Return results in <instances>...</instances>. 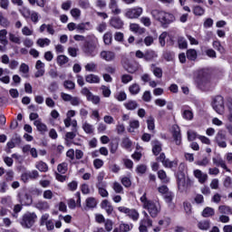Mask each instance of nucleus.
<instances>
[{
    "instance_id": "1",
    "label": "nucleus",
    "mask_w": 232,
    "mask_h": 232,
    "mask_svg": "<svg viewBox=\"0 0 232 232\" xmlns=\"http://www.w3.org/2000/svg\"><path fill=\"white\" fill-rule=\"evenodd\" d=\"M150 15L155 21H158V23L160 24L162 28H168L171 23H175V15L166 11L154 9L150 12Z\"/></svg>"
},
{
    "instance_id": "2",
    "label": "nucleus",
    "mask_w": 232,
    "mask_h": 232,
    "mask_svg": "<svg viewBox=\"0 0 232 232\" xmlns=\"http://www.w3.org/2000/svg\"><path fill=\"white\" fill-rule=\"evenodd\" d=\"M140 200L142 204L143 209H147L152 218H157L160 213V204L159 202L148 199L146 193L140 197Z\"/></svg>"
},
{
    "instance_id": "3",
    "label": "nucleus",
    "mask_w": 232,
    "mask_h": 232,
    "mask_svg": "<svg viewBox=\"0 0 232 232\" xmlns=\"http://www.w3.org/2000/svg\"><path fill=\"white\" fill-rule=\"evenodd\" d=\"M178 189L180 193H185L191 188V179L186 177L184 173H179L177 179Z\"/></svg>"
},
{
    "instance_id": "4",
    "label": "nucleus",
    "mask_w": 232,
    "mask_h": 232,
    "mask_svg": "<svg viewBox=\"0 0 232 232\" xmlns=\"http://www.w3.org/2000/svg\"><path fill=\"white\" fill-rule=\"evenodd\" d=\"M35 220H37V214L35 212H26L22 218L21 226L30 229L35 224Z\"/></svg>"
},
{
    "instance_id": "5",
    "label": "nucleus",
    "mask_w": 232,
    "mask_h": 232,
    "mask_svg": "<svg viewBox=\"0 0 232 232\" xmlns=\"http://www.w3.org/2000/svg\"><path fill=\"white\" fill-rule=\"evenodd\" d=\"M144 9L142 7H130L126 9L124 15L127 19H139L142 15Z\"/></svg>"
},
{
    "instance_id": "6",
    "label": "nucleus",
    "mask_w": 232,
    "mask_h": 232,
    "mask_svg": "<svg viewBox=\"0 0 232 232\" xmlns=\"http://www.w3.org/2000/svg\"><path fill=\"white\" fill-rule=\"evenodd\" d=\"M82 95H84L86 97L87 101L89 102H92V104H100L101 103V97L98 95H94L92 92H90V89L88 87H83L81 90Z\"/></svg>"
},
{
    "instance_id": "7",
    "label": "nucleus",
    "mask_w": 232,
    "mask_h": 232,
    "mask_svg": "<svg viewBox=\"0 0 232 232\" xmlns=\"http://www.w3.org/2000/svg\"><path fill=\"white\" fill-rule=\"evenodd\" d=\"M196 82L202 88V86H207L209 84V78H208V72L205 70H200L196 74Z\"/></svg>"
},
{
    "instance_id": "8",
    "label": "nucleus",
    "mask_w": 232,
    "mask_h": 232,
    "mask_svg": "<svg viewBox=\"0 0 232 232\" xmlns=\"http://www.w3.org/2000/svg\"><path fill=\"white\" fill-rule=\"evenodd\" d=\"M118 211H120V213H124L127 217H129L130 218H131V220H134L135 222L139 220L140 215L136 209H130L126 207H119Z\"/></svg>"
},
{
    "instance_id": "9",
    "label": "nucleus",
    "mask_w": 232,
    "mask_h": 232,
    "mask_svg": "<svg viewBox=\"0 0 232 232\" xmlns=\"http://www.w3.org/2000/svg\"><path fill=\"white\" fill-rule=\"evenodd\" d=\"M213 109L215 110V111H217L219 115H223L224 114V97L222 96H217L214 99L213 102Z\"/></svg>"
},
{
    "instance_id": "10",
    "label": "nucleus",
    "mask_w": 232,
    "mask_h": 232,
    "mask_svg": "<svg viewBox=\"0 0 232 232\" xmlns=\"http://www.w3.org/2000/svg\"><path fill=\"white\" fill-rule=\"evenodd\" d=\"M60 96L64 102H70L72 106H79L81 104V99L77 96H72V94L66 92H61Z\"/></svg>"
},
{
    "instance_id": "11",
    "label": "nucleus",
    "mask_w": 232,
    "mask_h": 232,
    "mask_svg": "<svg viewBox=\"0 0 232 232\" xmlns=\"http://www.w3.org/2000/svg\"><path fill=\"white\" fill-rule=\"evenodd\" d=\"M143 214L145 217L140 221L139 229L148 231V227H151L153 226V220L150 218V215H148L146 211H143Z\"/></svg>"
},
{
    "instance_id": "12",
    "label": "nucleus",
    "mask_w": 232,
    "mask_h": 232,
    "mask_svg": "<svg viewBox=\"0 0 232 232\" xmlns=\"http://www.w3.org/2000/svg\"><path fill=\"white\" fill-rule=\"evenodd\" d=\"M82 50L88 57H95V55H97V46L90 42L84 44Z\"/></svg>"
},
{
    "instance_id": "13",
    "label": "nucleus",
    "mask_w": 232,
    "mask_h": 232,
    "mask_svg": "<svg viewBox=\"0 0 232 232\" xmlns=\"http://www.w3.org/2000/svg\"><path fill=\"white\" fill-rule=\"evenodd\" d=\"M172 137L177 146L182 144V134H180V127L179 125L172 126Z\"/></svg>"
},
{
    "instance_id": "14",
    "label": "nucleus",
    "mask_w": 232,
    "mask_h": 232,
    "mask_svg": "<svg viewBox=\"0 0 232 232\" xmlns=\"http://www.w3.org/2000/svg\"><path fill=\"white\" fill-rule=\"evenodd\" d=\"M100 57L102 59V61L111 63V61H115L116 54L112 51H102L100 53Z\"/></svg>"
},
{
    "instance_id": "15",
    "label": "nucleus",
    "mask_w": 232,
    "mask_h": 232,
    "mask_svg": "<svg viewBox=\"0 0 232 232\" xmlns=\"http://www.w3.org/2000/svg\"><path fill=\"white\" fill-rule=\"evenodd\" d=\"M193 175H194L195 179H198L199 184H206V182H208V177L206 173L202 172V170L195 169L193 171Z\"/></svg>"
},
{
    "instance_id": "16",
    "label": "nucleus",
    "mask_w": 232,
    "mask_h": 232,
    "mask_svg": "<svg viewBox=\"0 0 232 232\" xmlns=\"http://www.w3.org/2000/svg\"><path fill=\"white\" fill-rule=\"evenodd\" d=\"M44 63H43L41 60H37L36 63H35V70H37L34 73V77L39 78V77H43V75H44L45 73V70H44Z\"/></svg>"
},
{
    "instance_id": "17",
    "label": "nucleus",
    "mask_w": 232,
    "mask_h": 232,
    "mask_svg": "<svg viewBox=\"0 0 232 232\" xmlns=\"http://www.w3.org/2000/svg\"><path fill=\"white\" fill-rule=\"evenodd\" d=\"M79 130H72V131L66 132L64 141L65 144L70 147L72 146V140L77 137Z\"/></svg>"
},
{
    "instance_id": "18",
    "label": "nucleus",
    "mask_w": 232,
    "mask_h": 232,
    "mask_svg": "<svg viewBox=\"0 0 232 232\" xmlns=\"http://www.w3.org/2000/svg\"><path fill=\"white\" fill-rule=\"evenodd\" d=\"M108 6L113 15H119V14L122 12V10L119 8V4L117 3V0H110Z\"/></svg>"
},
{
    "instance_id": "19",
    "label": "nucleus",
    "mask_w": 232,
    "mask_h": 232,
    "mask_svg": "<svg viewBox=\"0 0 232 232\" xmlns=\"http://www.w3.org/2000/svg\"><path fill=\"white\" fill-rule=\"evenodd\" d=\"M110 25L116 30H121L124 26V22L121 18L115 16L110 20Z\"/></svg>"
},
{
    "instance_id": "20",
    "label": "nucleus",
    "mask_w": 232,
    "mask_h": 232,
    "mask_svg": "<svg viewBox=\"0 0 232 232\" xmlns=\"http://www.w3.org/2000/svg\"><path fill=\"white\" fill-rule=\"evenodd\" d=\"M212 161L215 166L222 168L223 169H226L228 173H231V169L227 168V165L226 164V160H224L222 158H213Z\"/></svg>"
},
{
    "instance_id": "21",
    "label": "nucleus",
    "mask_w": 232,
    "mask_h": 232,
    "mask_svg": "<svg viewBox=\"0 0 232 232\" xmlns=\"http://www.w3.org/2000/svg\"><path fill=\"white\" fill-rule=\"evenodd\" d=\"M18 197L19 202L22 204V206H30V204H32V197L29 194H20Z\"/></svg>"
},
{
    "instance_id": "22",
    "label": "nucleus",
    "mask_w": 232,
    "mask_h": 232,
    "mask_svg": "<svg viewBox=\"0 0 232 232\" xmlns=\"http://www.w3.org/2000/svg\"><path fill=\"white\" fill-rule=\"evenodd\" d=\"M34 208L39 211H48L50 209V203L45 200H39L34 204Z\"/></svg>"
},
{
    "instance_id": "23",
    "label": "nucleus",
    "mask_w": 232,
    "mask_h": 232,
    "mask_svg": "<svg viewBox=\"0 0 232 232\" xmlns=\"http://www.w3.org/2000/svg\"><path fill=\"white\" fill-rule=\"evenodd\" d=\"M76 30L79 34H84V32L92 30V24L90 22L80 23L77 24Z\"/></svg>"
},
{
    "instance_id": "24",
    "label": "nucleus",
    "mask_w": 232,
    "mask_h": 232,
    "mask_svg": "<svg viewBox=\"0 0 232 232\" xmlns=\"http://www.w3.org/2000/svg\"><path fill=\"white\" fill-rule=\"evenodd\" d=\"M101 208L106 211L107 215H111L113 213V206L108 199L102 201Z\"/></svg>"
},
{
    "instance_id": "25",
    "label": "nucleus",
    "mask_w": 232,
    "mask_h": 232,
    "mask_svg": "<svg viewBox=\"0 0 232 232\" xmlns=\"http://www.w3.org/2000/svg\"><path fill=\"white\" fill-rule=\"evenodd\" d=\"M139 128H140V122L138 120H131L129 122L127 130L129 133H135V130H139Z\"/></svg>"
},
{
    "instance_id": "26",
    "label": "nucleus",
    "mask_w": 232,
    "mask_h": 232,
    "mask_svg": "<svg viewBox=\"0 0 232 232\" xmlns=\"http://www.w3.org/2000/svg\"><path fill=\"white\" fill-rule=\"evenodd\" d=\"M159 57V54H157V52L153 50H148L145 52V61L147 63H151L155 61Z\"/></svg>"
},
{
    "instance_id": "27",
    "label": "nucleus",
    "mask_w": 232,
    "mask_h": 232,
    "mask_svg": "<svg viewBox=\"0 0 232 232\" xmlns=\"http://www.w3.org/2000/svg\"><path fill=\"white\" fill-rule=\"evenodd\" d=\"M151 145H152V153L153 155H159V153H160V151H162V143H160V141L155 140L151 141Z\"/></svg>"
},
{
    "instance_id": "28",
    "label": "nucleus",
    "mask_w": 232,
    "mask_h": 232,
    "mask_svg": "<svg viewBox=\"0 0 232 232\" xmlns=\"http://www.w3.org/2000/svg\"><path fill=\"white\" fill-rule=\"evenodd\" d=\"M86 82L89 84H99L101 82V78L97 74H87L85 76Z\"/></svg>"
},
{
    "instance_id": "29",
    "label": "nucleus",
    "mask_w": 232,
    "mask_h": 232,
    "mask_svg": "<svg viewBox=\"0 0 232 232\" xmlns=\"http://www.w3.org/2000/svg\"><path fill=\"white\" fill-rule=\"evenodd\" d=\"M226 140V135H224V133L222 132H218L217 136H216V140L218 145L219 146V148H227V144L226 143V141H224Z\"/></svg>"
},
{
    "instance_id": "30",
    "label": "nucleus",
    "mask_w": 232,
    "mask_h": 232,
    "mask_svg": "<svg viewBox=\"0 0 232 232\" xmlns=\"http://www.w3.org/2000/svg\"><path fill=\"white\" fill-rule=\"evenodd\" d=\"M130 30L134 34H140V35L146 32V29L144 27H140L139 24H130Z\"/></svg>"
},
{
    "instance_id": "31",
    "label": "nucleus",
    "mask_w": 232,
    "mask_h": 232,
    "mask_svg": "<svg viewBox=\"0 0 232 232\" xmlns=\"http://www.w3.org/2000/svg\"><path fill=\"white\" fill-rule=\"evenodd\" d=\"M34 125L36 127L38 131H41V133H46V131H48V127L46 124L43 123L41 120L34 121Z\"/></svg>"
},
{
    "instance_id": "32",
    "label": "nucleus",
    "mask_w": 232,
    "mask_h": 232,
    "mask_svg": "<svg viewBox=\"0 0 232 232\" xmlns=\"http://www.w3.org/2000/svg\"><path fill=\"white\" fill-rule=\"evenodd\" d=\"M103 43L106 46H110L113 43V33L111 31L106 32L103 34Z\"/></svg>"
},
{
    "instance_id": "33",
    "label": "nucleus",
    "mask_w": 232,
    "mask_h": 232,
    "mask_svg": "<svg viewBox=\"0 0 232 232\" xmlns=\"http://www.w3.org/2000/svg\"><path fill=\"white\" fill-rule=\"evenodd\" d=\"M123 106L126 108V110H129L130 111H133V110H137L139 108V103H137L136 101L130 100L126 102Z\"/></svg>"
},
{
    "instance_id": "34",
    "label": "nucleus",
    "mask_w": 232,
    "mask_h": 232,
    "mask_svg": "<svg viewBox=\"0 0 232 232\" xmlns=\"http://www.w3.org/2000/svg\"><path fill=\"white\" fill-rule=\"evenodd\" d=\"M198 227L201 231H208L211 227V222L209 220H201L198 222Z\"/></svg>"
},
{
    "instance_id": "35",
    "label": "nucleus",
    "mask_w": 232,
    "mask_h": 232,
    "mask_svg": "<svg viewBox=\"0 0 232 232\" xmlns=\"http://www.w3.org/2000/svg\"><path fill=\"white\" fill-rule=\"evenodd\" d=\"M96 188L101 197H102L103 198H108L110 194L108 193V190H106V184L105 185L96 184Z\"/></svg>"
},
{
    "instance_id": "36",
    "label": "nucleus",
    "mask_w": 232,
    "mask_h": 232,
    "mask_svg": "<svg viewBox=\"0 0 232 232\" xmlns=\"http://www.w3.org/2000/svg\"><path fill=\"white\" fill-rule=\"evenodd\" d=\"M150 70L155 77L162 79V69H160V67H156L155 63H152L150 64Z\"/></svg>"
},
{
    "instance_id": "37",
    "label": "nucleus",
    "mask_w": 232,
    "mask_h": 232,
    "mask_svg": "<svg viewBox=\"0 0 232 232\" xmlns=\"http://www.w3.org/2000/svg\"><path fill=\"white\" fill-rule=\"evenodd\" d=\"M69 61H70V58H68V56H66L64 54H60L56 58V63H57L58 66H64V64H67V63H69Z\"/></svg>"
},
{
    "instance_id": "38",
    "label": "nucleus",
    "mask_w": 232,
    "mask_h": 232,
    "mask_svg": "<svg viewBox=\"0 0 232 232\" xmlns=\"http://www.w3.org/2000/svg\"><path fill=\"white\" fill-rule=\"evenodd\" d=\"M192 12L194 15H197L198 17H202V15L206 14V9L200 5H196L193 7Z\"/></svg>"
},
{
    "instance_id": "39",
    "label": "nucleus",
    "mask_w": 232,
    "mask_h": 232,
    "mask_svg": "<svg viewBox=\"0 0 232 232\" xmlns=\"http://www.w3.org/2000/svg\"><path fill=\"white\" fill-rule=\"evenodd\" d=\"M35 168L36 169H38V171H41L42 173H46V171H48V164L44 161H37L35 163Z\"/></svg>"
},
{
    "instance_id": "40",
    "label": "nucleus",
    "mask_w": 232,
    "mask_h": 232,
    "mask_svg": "<svg viewBox=\"0 0 232 232\" xmlns=\"http://www.w3.org/2000/svg\"><path fill=\"white\" fill-rule=\"evenodd\" d=\"M129 92L130 95H138V93H140V85L139 83H132L129 87Z\"/></svg>"
},
{
    "instance_id": "41",
    "label": "nucleus",
    "mask_w": 232,
    "mask_h": 232,
    "mask_svg": "<svg viewBox=\"0 0 232 232\" xmlns=\"http://www.w3.org/2000/svg\"><path fill=\"white\" fill-rule=\"evenodd\" d=\"M19 72L23 73V77L28 79V73L30 72V67L26 63H21Z\"/></svg>"
},
{
    "instance_id": "42",
    "label": "nucleus",
    "mask_w": 232,
    "mask_h": 232,
    "mask_svg": "<svg viewBox=\"0 0 232 232\" xmlns=\"http://www.w3.org/2000/svg\"><path fill=\"white\" fill-rule=\"evenodd\" d=\"M6 35H8V31H6V29L0 30V44L4 46H6V44H8Z\"/></svg>"
},
{
    "instance_id": "43",
    "label": "nucleus",
    "mask_w": 232,
    "mask_h": 232,
    "mask_svg": "<svg viewBox=\"0 0 232 232\" xmlns=\"http://www.w3.org/2000/svg\"><path fill=\"white\" fill-rule=\"evenodd\" d=\"M112 189L120 195H122L124 193V188H122V185H121V183H119L118 181H114L112 183Z\"/></svg>"
},
{
    "instance_id": "44",
    "label": "nucleus",
    "mask_w": 232,
    "mask_h": 232,
    "mask_svg": "<svg viewBox=\"0 0 232 232\" xmlns=\"http://www.w3.org/2000/svg\"><path fill=\"white\" fill-rule=\"evenodd\" d=\"M218 211L222 215H232V208L226 205H221L218 207Z\"/></svg>"
},
{
    "instance_id": "45",
    "label": "nucleus",
    "mask_w": 232,
    "mask_h": 232,
    "mask_svg": "<svg viewBox=\"0 0 232 232\" xmlns=\"http://www.w3.org/2000/svg\"><path fill=\"white\" fill-rule=\"evenodd\" d=\"M86 208L89 209H93V208H97V199L95 198H88L85 201Z\"/></svg>"
},
{
    "instance_id": "46",
    "label": "nucleus",
    "mask_w": 232,
    "mask_h": 232,
    "mask_svg": "<svg viewBox=\"0 0 232 232\" xmlns=\"http://www.w3.org/2000/svg\"><path fill=\"white\" fill-rule=\"evenodd\" d=\"M50 43H52V41L48 38H40L36 41V44L40 46V48H44V46H50Z\"/></svg>"
},
{
    "instance_id": "47",
    "label": "nucleus",
    "mask_w": 232,
    "mask_h": 232,
    "mask_svg": "<svg viewBox=\"0 0 232 232\" xmlns=\"http://www.w3.org/2000/svg\"><path fill=\"white\" fill-rule=\"evenodd\" d=\"M158 177L160 179H161V182H163L164 184H168L169 182V178H168L166 171L162 169L158 171Z\"/></svg>"
},
{
    "instance_id": "48",
    "label": "nucleus",
    "mask_w": 232,
    "mask_h": 232,
    "mask_svg": "<svg viewBox=\"0 0 232 232\" xmlns=\"http://www.w3.org/2000/svg\"><path fill=\"white\" fill-rule=\"evenodd\" d=\"M82 130L85 133L92 134L94 131L93 125L90 124L88 121H84L82 123Z\"/></svg>"
},
{
    "instance_id": "49",
    "label": "nucleus",
    "mask_w": 232,
    "mask_h": 232,
    "mask_svg": "<svg viewBox=\"0 0 232 232\" xmlns=\"http://www.w3.org/2000/svg\"><path fill=\"white\" fill-rule=\"evenodd\" d=\"M198 57L197 50L195 49H188L187 51V58L188 61H196Z\"/></svg>"
},
{
    "instance_id": "50",
    "label": "nucleus",
    "mask_w": 232,
    "mask_h": 232,
    "mask_svg": "<svg viewBox=\"0 0 232 232\" xmlns=\"http://www.w3.org/2000/svg\"><path fill=\"white\" fill-rule=\"evenodd\" d=\"M213 215H215V209H213L212 208L207 207L202 211V217H204V218L213 217Z\"/></svg>"
},
{
    "instance_id": "51",
    "label": "nucleus",
    "mask_w": 232,
    "mask_h": 232,
    "mask_svg": "<svg viewBox=\"0 0 232 232\" xmlns=\"http://www.w3.org/2000/svg\"><path fill=\"white\" fill-rule=\"evenodd\" d=\"M182 117L185 121H193V111L191 110H183Z\"/></svg>"
},
{
    "instance_id": "52",
    "label": "nucleus",
    "mask_w": 232,
    "mask_h": 232,
    "mask_svg": "<svg viewBox=\"0 0 232 232\" xmlns=\"http://www.w3.org/2000/svg\"><path fill=\"white\" fill-rule=\"evenodd\" d=\"M100 90L102 92V95H103L105 98H109L111 95V90H110V87L106 85H102L100 87Z\"/></svg>"
},
{
    "instance_id": "53",
    "label": "nucleus",
    "mask_w": 232,
    "mask_h": 232,
    "mask_svg": "<svg viewBox=\"0 0 232 232\" xmlns=\"http://www.w3.org/2000/svg\"><path fill=\"white\" fill-rule=\"evenodd\" d=\"M147 126L149 131H155V118L152 116L149 117L147 120Z\"/></svg>"
},
{
    "instance_id": "54",
    "label": "nucleus",
    "mask_w": 232,
    "mask_h": 232,
    "mask_svg": "<svg viewBox=\"0 0 232 232\" xmlns=\"http://www.w3.org/2000/svg\"><path fill=\"white\" fill-rule=\"evenodd\" d=\"M162 164H163V166L165 167V168H177V166H178V162H177V160H168V159H166L163 162H162Z\"/></svg>"
},
{
    "instance_id": "55",
    "label": "nucleus",
    "mask_w": 232,
    "mask_h": 232,
    "mask_svg": "<svg viewBox=\"0 0 232 232\" xmlns=\"http://www.w3.org/2000/svg\"><path fill=\"white\" fill-rule=\"evenodd\" d=\"M57 170L62 175H64V173H66V171H68V163H66V162L60 163L57 167Z\"/></svg>"
},
{
    "instance_id": "56",
    "label": "nucleus",
    "mask_w": 232,
    "mask_h": 232,
    "mask_svg": "<svg viewBox=\"0 0 232 232\" xmlns=\"http://www.w3.org/2000/svg\"><path fill=\"white\" fill-rule=\"evenodd\" d=\"M19 12H20L21 15H23V17H24V19H30V15L32 14V12L30 11V9L28 7H23V8L19 9Z\"/></svg>"
},
{
    "instance_id": "57",
    "label": "nucleus",
    "mask_w": 232,
    "mask_h": 232,
    "mask_svg": "<svg viewBox=\"0 0 232 232\" xmlns=\"http://www.w3.org/2000/svg\"><path fill=\"white\" fill-rule=\"evenodd\" d=\"M212 45H213V48H215V50H218V52H219V53H225L226 49H224V46H222L220 42L214 41Z\"/></svg>"
},
{
    "instance_id": "58",
    "label": "nucleus",
    "mask_w": 232,
    "mask_h": 232,
    "mask_svg": "<svg viewBox=\"0 0 232 232\" xmlns=\"http://www.w3.org/2000/svg\"><path fill=\"white\" fill-rule=\"evenodd\" d=\"M63 88H65V90H70V91L75 90V82L70 80H66L63 82Z\"/></svg>"
},
{
    "instance_id": "59",
    "label": "nucleus",
    "mask_w": 232,
    "mask_h": 232,
    "mask_svg": "<svg viewBox=\"0 0 232 232\" xmlns=\"http://www.w3.org/2000/svg\"><path fill=\"white\" fill-rule=\"evenodd\" d=\"M196 164H197V166H201L203 168H206V166L209 165V158L204 157L203 159L196 161Z\"/></svg>"
},
{
    "instance_id": "60",
    "label": "nucleus",
    "mask_w": 232,
    "mask_h": 232,
    "mask_svg": "<svg viewBox=\"0 0 232 232\" xmlns=\"http://www.w3.org/2000/svg\"><path fill=\"white\" fill-rule=\"evenodd\" d=\"M121 146H123V148H125L126 150H130V148H131L132 146L131 140H130L128 137L123 138L121 141Z\"/></svg>"
},
{
    "instance_id": "61",
    "label": "nucleus",
    "mask_w": 232,
    "mask_h": 232,
    "mask_svg": "<svg viewBox=\"0 0 232 232\" xmlns=\"http://www.w3.org/2000/svg\"><path fill=\"white\" fill-rule=\"evenodd\" d=\"M9 41L14 43L15 44H21V38L12 33L9 34Z\"/></svg>"
},
{
    "instance_id": "62",
    "label": "nucleus",
    "mask_w": 232,
    "mask_h": 232,
    "mask_svg": "<svg viewBox=\"0 0 232 232\" xmlns=\"http://www.w3.org/2000/svg\"><path fill=\"white\" fill-rule=\"evenodd\" d=\"M86 72H97V63H89L85 65Z\"/></svg>"
},
{
    "instance_id": "63",
    "label": "nucleus",
    "mask_w": 232,
    "mask_h": 232,
    "mask_svg": "<svg viewBox=\"0 0 232 232\" xmlns=\"http://www.w3.org/2000/svg\"><path fill=\"white\" fill-rule=\"evenodd\" d=\"M127 98L128 96L126 95V92L124 91L118 92L115 96V99H117V101H119L120 102H122V101H126Z\"/></svg>"
},
{
    "instance_id": "64",
    "label": "nucleus",
    "mask_w": 232,
    "mask_h": 232,
    "mask_svg": "<svg viewBox=\"0 0 232 232\" xmlns=\"http://www.w3.org/2000/svg\"><path fill=\"white\" fill-rule=\"evenodd\" d=\"M223 186L224 188H227V189L231 188L232 186V179L229 176H227L223 180Z\"/></svg>"
}]
</instances>
